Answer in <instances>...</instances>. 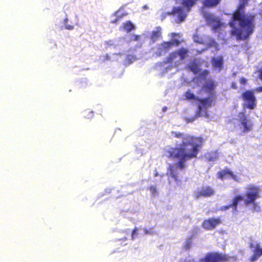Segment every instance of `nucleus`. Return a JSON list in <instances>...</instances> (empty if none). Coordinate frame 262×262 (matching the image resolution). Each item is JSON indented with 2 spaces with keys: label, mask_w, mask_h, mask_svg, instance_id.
I'll use <instances>...</instances> for the list:
<instances>
[{
  "label": "nucleus",
  "mask_w": 262,
  "mask_h": 262,
  "mask_svg": "<svg viewBox=\"0 0 262 262\" xmlns=\"http://www.w3.org/2000/svg\"><path fill=\"white\" fill-rule=\"evenodd\" d=\"M191 245V242L190 240L187 241L184 245V248L186 250L190 249Z\"/></svg>",
  "instance_id": "28"
},
{
  "label": "nucleus",
  "mask_w": 262,
  "mask_h": 262,
  "mask_svg": "<svg viewBox=\"0 0 262 262\" xmlns=\"http://www.w3.org/2000/svg\"><path fill=\"white\" fill-rule=\"evenodd\" d=\"M248 4L239 2L228 23L232 28L231 34L237 40H246L254 33L255 29L256 14L245 13Z\"/></svg>",
  "instance_id": "2"
},
{
  "label": "nucleus",
  "mask_w": 262,
  "mask_h": 262,
  "mask_svg": "<svg viewBox=\"0 0 262 262\" xmlns=\"http://www.w3.org/2000/svg\"><path fill=\"white\" fill-rule=\"evenodd\" d=\"M215 99V96H210L204 98H199L200 104L198 106L199 111L201 112L203 108H208L212 105V103Z\"/></svg>",
  "instance_id": "13"
},
{
  "label": "nucleus",
  "mask_w": 262,
  "mask_h": 262,
  "mask_svg": "<svg viewBox=\"0 0 262 262\" xmlns=\"http://www.w3.org/2000/svg\"><path fill=\"white\" fill-rule=\"evenodd\" d=\"M216 83L212 79L207 80L202 87V89L206 93H209L210 96H215V89Z\"/></svg>",
  "instance_id": "14"
},
{
  "label": "nucleus",
  "mask_w": 262,
  "mask_h": 262,
  "mask_svg": "<svg viewBox=\"0 0 262 262\" xmlns=\"http://www.w3.org/2000/svg\"><path fill=\"white\" fill-rule=\"evenodd\" d=\"M123 28L127 32H129L135 29V26L130 21H127L123 23Z\"/></svg>",
  "instance_id": "22"
},
{
  "label": "nucleus",
  "mask_w": 262,
  "mask_h": 262,
  "mask_svg": "<svg viewBox=\"0 0 262 262\" xmlns=\"http://www.w3.org/2000/svg\"><path fill=\"white\" fill-rule=\"evenodd\" d=\"M241 97L244 101L243 104L244 108L252 110L256 108L257 99L253 90L245 91L242 93Z\"/></svg>",
  "instance_id": "5"
},
{
  "label": "nucleus",
  "mask_w": 262,
  "mask_h": 262,
  "mask_svg": "<svg viewBox=\"0 0 262 262\" xmlns=\"http://www.w3.org/2000/svg\"><path fill=\"white\" fill-rule=\"evenodd\" d=\"M253 91L257 93L262 92V86L257 87Z\"/></svg>",
  "instance_id": "35"
},
{
  "label": "nucleus",
  "mask_w": 262,
  "mask_h": 262,
  "mask_svg": "<svg viewBox=\"0 0 262 262\" xmlns=\"http://www.w3.org/2000/svg\"><path fill=\"white\" fill-rule=\"evenodd\" d=\"M212 63L214 67L222 69L223 66V58L222 56L217 58H213L212 60Z\"/></svg>",
  "instance_id": "19"
},
{
  "label": "nucleus",
  "mask_w": 262,
  "mask_h": 262,
  "mask_svg": "<svg viewBox=\"0 0 262 262\" xmlns=\"http://www.w3.org/2000/svg\"><path fill=\"white\" fill-rule=\"evenodd\" d=\"M217 178L224 180L228 177H230L234 180L238 182V179L237 177L235 175L233 172L228 168L224 169L223 170L220 171L217 173Z\"/></svg>",
  "instance_id": "15"
},
{
  "label": "nucleus",
  "mask_w": 262,
  "mask_h": 262,
  "mask_svg": "<svg viewBox=\"0 0 262 262\" xmlns=\"http://www.w3.org/2000/svg\"><path fill=\"white\" fill-rule=\"evenodd\" d=\"M258 78L262 80V68L259 70Z\"/></svg>",
  "instance_id": "38"
},
{
  "label": "nucleus",
  "mask_w": 262,
  "mask_h": 262,
  "mask_svg": "<svg viewBox=\"0 0 262 262\" xmlns=\"http://www.w3.org/2000/svg\"><path fill=\"white\" fill-rule=\"evenodd\" d=\"M236 120L238 122V125L244 134L250 132L253 128V123L246 114L245 111L238 113Z\"/></svg>",
  "instance_id": "4"
},
{
  "label": "nucleus",
  "mask_w": 262,
  "mask_h": 262,
  "mask_svg": "<svg viewBox=\"0 0 262 262\" xmlns=\"http://www.w3.org/2000/svg\"><path fill=\"white\" fill-rule=\"evenodd\" d=\"M246 189L244 204L245 205H249L254 203V202L259 198L260 188L258 186L250 184L247 187Z\"/></svg>",
  "instance_id": "6"
},
{
  "label": "nucleus",
  "mask_w": 262,
  "mask_h": 262,
  "mask_svg": "<svg viewBox=\"0 0 262 262\" xmlns=\"http://www.w3.org/2000/svg\"><path fill=\"white\" fill-rule=\"evenodd\" d=\"M172 134L176 138H182L181 144L170 148L167 151L169 158L178 160L175 166L170 164L167 168L169 176L178 182L179 180L177 169H184L186 167V161L197 157L204 140L201 137L184 135L179 132H173Z\"/></svg>",
  "instance_id": "1"
},
{
  "label": "nucleus",
  "mask_w": 262,
  "mask_h": 262,
  "mask_svg": "<svg viewBox=\"0 0 262 262\" xmlns=\"http://www.w3.org/2000/svg\"><path fill=\"white\" fill-rule=\"evenodd\" d=\"M122 18L121 16H118L116 17L114 20L111 21V23L112 24H117L118 22H119L121 18Z\"/></svg>",
  "instance_id": "31"
},
{
  "label": "nucleus",
  "mask_w": 262,
  "mask_h": 262,
  "mask_svg": "<svg viewBox=\"0 0 262 262\" xmlns=\"http://www.w3.org/2000/svg\"><path fill=\"white\" fill-rule=\"evenodd\" d=\"M189 69L193 72L194 73L196 74L198 72V66L195 63H192L188 66Z\"/></svg>",
  "instance_id": "25"
},
{
  "label": "nucleus",
  "mask_w": 262,
  "mask_h": 262,
  "mask_svg": "<svg viewBox=\"0 0 262 262\" xmlns=\"http://www.w3.org/2000/svg\"><path fill=\"white\" fill-rule=\"evenodd\" d=\"M207 46L208 48L213 47L216 50H219V45L214 39L210 40V41L208 43Z\"/></svg>",
  "instance_id": "24"
},
{
  "label": "nucleus",
  "mask_w": 262,
  "mask_h": 262,
  "mask_svg": "<svg viewBox=\"0 0 262 262\" xmlns=\"http://www.w3.org/2000/svg\"><path fill=\"white\" fill-rule=\"evenodd\" d=\"M179 4L182 5L183 7H174L171 11L166 13L163 18L166 17V15H177L178 23H181L183 21L186 16L187 13L189 12L192 7L194 6L199 0H177Z\"/></svg>",
  "instance_id": "3"
},
{
  "label": "nucleus",
  "mask_w": 262,
  "mask_h": 262,
  "mask_svg": "<svg viewBox=\"0 0 262 262\" xmlns=\"http://www.w3.org/2000/svg\"><path fill=\"white\" fill-rule=\"evenodd\" d=\"M239 82L241 84H246L247 82V80L245 77H241L239 80Z\"/></svg>",
  "instance_id": "30"
},
{
  "label": "nucleus",
  "mask_w": 262,
  "mask_h": 262,
  "mask_svg": "<svg viewBox=\"0 0 262 262\" xmlns=\"http://www.w3.org/2000/svg\"><path fill=\"white\" fill-rule=\"evenodd\" d=\"M66 28L69 30H72L73 29V26H66Z\"/></svg>",
  "instance_id": "40"
},
{
  "label": "nucleus",
  "mask_w": 262,
  "mask_h": 262,
  "mask_svg": "<svg viewBox=\"0 0 262 262\" xmlns=\"http://www.w3.org/2000/svg\"><path fill=\"white\" fill-rule=\"evenodd\" d=\"M101 57L102 58V60L103 61H105L106 60H109L111 59L110 56L108 54H106L105 55L102 56Z\"/></svg>",
  "instance_id": "29"
},
{
  "label": "nucleus",
  "mask_w": 262,
  "mask_h": 262,
  "mask_svg": "<svg viewBox=\"0 0 262 262\" xmlns=\"http://www.w3.org/2000/svg\"><path fill=\"white\" fill-rule=\"evenodd\" d=\"M178 54L176 51L170 53L169 56L165 59L164 61L165 63H171L173 60L177 58Z\"/></svg>",
  "instance_id": "20"
},
{
  "label": "nucleus",
  "mask_w": 262,
  "mask_h": 262,
  "mask_svg": "<svg viewBox=\"0 0 262 262\" xmlns=\"http://www.w3.org/2000/svg\"><path fill=\"white\" fill-rule=\"evenodd\" d=\"M221 2V0H203V6L205 8H211L216 7Z\"/></svg>",
  "instance_id": "17"
},
{
  "label": "nucleus",
  "mask_w": 262,
  "mask_h": 262,
  "mask_svg": "<svg viewBox=\"0 0 262 262\" xmlns=\"http://www.w3.org/2000/svg\"><path fill=\"white\" fill-rule=\"evenodd\" d=\"M179 43L180 41L177 39H174L170 41H163L159 45L156 54L158 56L164 55L169 51L174 44L178 46Z\"/></svg>",
  "instance_id": "10"
},
{
  "label": "nucleus",
  "mask_w": 262,
  "mask_h": 262,
  "mask_svg": "<svg viewBox=\"0 0 262 262\" xmlns=\"http://www.w3.org/2000/svg\"><path fill=\"white\" fill-rule=\"evenodd\" d=\"M137 228L136 227L133 229L132 233V239L135 238V235L137 234Z\"/></svg>",
  "instance_id": "33"
},
{
  "label": "nucleus",
  "mask_w": 262,
  "mask_h": 262,
  "mask_svg": "<svg viewBox=\"0 0 262 262\" xmlns=\"http://www.w3.org/2000/svg\"><path fill=\"white\" fill-rule=\"evenodd\" d=\"M161 28L160 27H157L156 30L151 32L150 38L152 42H155L161 37Z\"/></svg>",
  "instance_id": "18"
},
{
  "label": "nucleus",
  "mask_w": 262,
  "mask_h": 262,
  "mask_svg": "<svg viewBox=\"0 0 262 262\" xmlns=\"http://www.w3.org/2000/svg\"><path fill=\"white\" fill-rule=\"evenodd\" d=\"M178 54V56H179L181 60H183L188 53V50L184 48H181L178 51H176Z\"/></svg>",
  "instance_id": "21"
},
{
  "label": "nucleus",
  "mask_w": 262,
  "mask_h": 262,
  "mask_svg": "<svg viewBox=\"0 0 262 262\" xmlns=\"http://www.w3.org/2000/svg\"><path fill=\"white\" fill-rule=\"evenodd\" d=\"M231 87L232 89H235V90L237 89V86L236 84V83L235 82H232L231 85Z\"/></svg>",
  "instance_id": "36"
},
{
  "label": "nucleus",
  "mask_w": 262,
  "mask_h": 262,
  "mask_svg": "<svg viewBox=\"0 0 262 262\" xmlns=\"http://www.w3.org/2000/svg\"><path fill=\"white\" fill-rule=\"evenodd\" d=\"M133 37H134V39L133 40H135V41H137L139 39H140V36L139 35H134L133 36Z\"/></svg>",
  "instance_id": "37"
},
{
  "label": "nucleus",
  "mask_w": 262,
  "mask_h": 262,
  "mask_svg": "<svg viewBox=\"0 0 262 262\" xmlns=\"http://www.w3.org/2000/svg\"><path fill=\"white\" fill-rule=\"evenodd\" d=\"M215 194V190L213 187L209 185L203 186L200 190L194 192V196L196 199L201 198H209Z\"/></svg>",
  "instance_id": "9"
},
{
  "label": "nucleus",
  "mask_w": 262,
  "mask_h": 262,
  "mask_svg": "<svg viewBox=\"0 0 262 262\" xmlns=\"http://www.w3.org/2000/svg\"><path fill=\"white\" fill-rule=\"evenodd\" d=\"M94 113L93 111H85V118L90 119L93 117Z\"/></svg>",
  "instance_id": "26"
},
{
  "label": "nucleus",
  "mask_w": 262,
  "mask_h": 262,
  "mask_svg": "<svg viewBox=\"0 0 262 262\" xmlns=\"http://www.w3.org/2000/svg\"><path fill=\"white\" fill-rule=\"evenodd\" d=\"M251 204L253 205L252 210L255 211H258L260 209V207L258 204L256 203L255 201L254 202V203H251Z\"/></svg>",
  "instance_id": "27"
},
{
  "label": "nucleus",
  "mask_w": 262,
  "mask_h": 262,
  "mask_svg": "<svg viewBox=\"0 0 262 262\" xmlns=\"http://www.w3.org/2000/svg\"><path fill=\"white\" fill-rule=\"evenodd\" d=\"M185 96L186 98L188 100H198L199 99V98L196 97L194 94L190 91H188L186 92Z\"/></svg>",
  "instance_id": "23"
},
{
  "label": "nucleus",
  "mask_w": 262,
  "mask_h": 262,
  "mask_svg": "<svg viewBox=\"0 0 262 262\" xmlns=\"http://www.w3.org/2000/svg\"><path fill=\"white\" fill-rule=\"evenodd\" d=\"M239 2H242V3H245L246 4H248V2L250 0H239Z\"/></svg>",
  "instance_id": "39"
},
{
  "label": "nucleus",
  "mask_w": 262,
  "mask_h": 262,
  "mask_svg": "<svg viewBox=\"0 0 262 262\" xmlns=\"http://www.w3.org/2000/svg\"><path fill=\"white\" fill-rule=\"evenodd\" d=\"M209 72L208 70H204L202 73L201 74V76L205 77L209 74Z\"/></svg>",
  "instance_id": "34"
},
{
  "label": "nucleus",
  "mask_w": 262,
  "mask_h": 262,
  "mask_svg": "<svg viewBox=\"0 0 262 262\" xmlns=\"http://www.w3.org/2000/svg\"><path fill=\"white\" fill-rule=\"evenodd\" d=\"M230 258L228 254L224 253L210 252L200 261L201 262H227Z\"/></svg>",
  "instance_id": "7"
},
{
  "label": "nucleus",
  "mask_w": 262,
  "mask_h": 262,
  "mask_svg": "<svg viewBox=\"0 0 262 262\" xmlns=\"http://www.w3.org/2000/svg\"><path fill=\"white\" fill-rule=\"evenodd\" d=\"M249 248L253 249L252 254L249 257L250 262L257 261L262 256V247L259 243L251 242L249 243Z\"/></svg>",
  "instance_id": "8"
},
{
  "label": "nucleus",
  "mask_w": 262,
  "mask_h": 262,
  "mask_svg": "<svg viewBox=\"0 0 262 262\" xmlns=\"http://www.w3.org/2000/svg\"><path fill=\"white\" fill-rule=\"evenodd\" d=\"M222 223L221 217H209L204 220L202 223V227L207 230H211L216 228V227Z\"/></svg>",
  "instance_id": "11"
},
{
  "label": "nucleus",
  "mask_w": 262,
  "mask_h": 262,
  "mask_svg": "<svg viewBox=\"0 0 262 262\" xmlns=\"http://www.w3.org/2000/svg\"><path fill=\"white\" fill-rule=\"evenodd\" d=\"M204 18L208 24L212 26V28L215 31L222 26V23L219 17L215 16L212 13H205Z\"/></svg>",
  "instance_id": "12"
},
{
  "label": "nucleus",
  "mask_w": 262,
  "mask_h": 262,
  "mask_svg": "<svg viewBox=\"0 0 262 262\" xmlns=\"http://www.w3.org/2000/svg\"><path fill=\"white\" fill-rule=\"evenodd\" d=\"M150 191L153 193L155 194L156 192V187L155 186H150L149 188Z\"/></svg>",
  "instance_id": "32"
},
{
  "label": "nucleus",
  "mask_w": 262,
  "mask_h": 262,
  "mask_svg": "<svg viewBox=\"0 0 262 262\" xmlns=\"http://www.w3.org/2000/svg\"><path fill=\"white\" fill-rule=\"evenodd\" d=\"M243 200L244 197L242 195H236L233 198L232 203L228 206H225V208L226 209L232 208L234 210L236 211L238 204L243 201Z\"/></svg>",
  "instance_id": "16"
}]
</instances>
